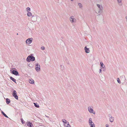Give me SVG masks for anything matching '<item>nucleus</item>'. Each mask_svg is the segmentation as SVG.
Here are the masks:
<instances>
[{
    "label": "nucleus",
    "mask_w": 127,
    "mask_h": 127,
    "mask_svg": "<svg viewBox=\"0 0 127 127\" xmlns=\"http://www.w3.org/2000/svg\"><path fill=\"white\" fill-rule=\"evenodd\" d=\"M35 60L34 57L31 55H29L27 58L26 61L28 62H30L31 61H33Z\"/></svg>",
    "instance_id": "1"
},
{
    "label": "nucleus",
    "mask_w": 127,
    "mask_h": 127,
    "mask_svg": "<svg viewBox=\"0 0 127 127\" xmlns=\"http://www.w3.org/2000/svg\"><path fill=\"white\" fill-rule=\"evenodd\" d=\"M11 73L16 76L19 75V73L17 71V70H14L13 69H11L10 70Z\"/></svg>",
    "instance_id": "2"
},
{
    "label": "nucleus",
    "mask_w": 127,
    "mask_h": 127,
    "mask_svg": "<svg viewBox=\"0 0 127 127\" xmlns=\"http://www.w3.org/2000/svg\"><path fill=\"white\" fill-rule=\"evenodd\" d=\"M12 95L16 99H18V96L17 95V92L15 90H14L13 91L12 93Z\"/></svg>",
    "instance_id": "3"
},
{
    "label": "nucleus",
    "mask_w": 127,
    "mask_h": 127,
    "mask_svg": "<svg viewBox=\"0 0 127 127\" xmlns=\"http://www.w3.org/2000/svg\"><path fill=\"white\" fill-rule=\"evenodd\" d=\"M35 68L36 70L38 72L40 70V66L38 63H37L35 65Z\"/></svg>",
    "instance_id": "4"
},
{
    "label": "nucleus",
    "mask_w": 127,
    "mask_h": 127,
    "mask_svg": "<svg viewBox=\"0 0 127 127\" xmlns=\"http://www.w3.org/2000/svg\"><path fill=\"white\" fill-rule=\"evenodd\" d=\"M32 40L33 38H29L26 40V43L28 44H30L32 42Z\"/></svg>",
    "instance_id": "5"
},
{
    "label": "nucleus",
    "mask_w": 127,
    "mask_h": 127,
    "mask_svg": "<svg viewBox=\"0 0 127 127\" xmlns=\"http://www.w3.org/2000/svg\"><path fill=\"white\" fill-rule=\"evenodd\" d=\"M100 66H101L100 68L101 69H103V71H105V67L104 65L103 64L102 62H100Z\"/></svg>",
    "instance_id": "6"
},
{
    "label": "nucleus",
    "mask_w": 127,
    "mask_h": 127,
    "mask_svg": "<svg viewBox=\"0 0 127 127\" xmlns=\"http://www.w3.org/2000/svg\"><path fill=\"white\" fill-rule=\"evenodd\" d=\"M89 111L91 113H93L95 114V112H94L93 110L91 108V107L89 106L88 108Z\"/></svg>",
    "instance_id": "7"
},
{
    "label": "nucleus",
    "mask_w": 127,
    "mask_h": 127,
    "mask_svg": "<svg viewBox=\"0 0 127 127\" xmlns=\"http://www.w3.org/2000/svg\"><path fill=\"white\" fill-rule=\"evenodd\" d=\"M70 20L71 22L72 23H74L76 21V19L74 18L73 16H72L70 18Z\"/></svg>",
    "instance_id": "8"
},
{
    "label": "nucleus",
    "mask_w": 127,
    "mask_h": 127,
    "mask_svg": "<svg viewBox=\"0 0 127 127\" xmlns=\"http://www.w3.org/2000/svg\"><path fill=\"white\" fill-rule=\"evenodd\" d=\"M27 125L29 127H33V126L32 123L30 122H28L27 124Z\"/></svg>",
    "instance_id": "9"
},
{
    "label": "nucleus",
    "mask_w": 127,
    "mask_h": 127,
    "mask_svg": "<svg viewBox=\"0 0 127 127\" xmlns=\"http://www.w3.org/2000/svg\"><path fill=\"white\" fill-rule=\"evenodd\" d=\"M84 50L85 52L87 53H89L90 52V51L89 48L86 47V46L84 48Z\"/></svg>",
    "instance_id": "10"
},
{
    "label": "nucleus",
    "mask_w": 127,
    "mask_h": 127,
    "mask_svg": "<svg viewBox=\"0 0 127 127\" xmlns=\"http://www.w3.org/2000/svg\"><path fill=\"white\" fill-rule=\"evenodd\" d=\"M65 121V123L67 125L66 127H71L70 125L69 124V123L68 122H67L66 121V120H64ZM66 125H65V127Z\"/></svg>",
    "instance_id": "11"
},
{
    "label": "nucleus",
    "mask_w": 127,
    "mask_h": 127,
    "mask_svg": "<svg viewBox=\"0 0 127 127\" xmlns=\"http://www.w3.org/2000/svg\"><path fill=\"white\" fill-rule=\"evenodd\" d=\"M10 79L12 81L14 82L15 83H16V80L14 78H13L11 76L10 77Z\"/></svg>",
    "instance_id": "12"
},
{
    "label": "nucleus",
    "mask_w": 127,
    "mask_h": 127,
    "mask_svg": "<svg viewBox=\"0 0 127 127\" xmlns=\"http://www.w3.org/2000/svg\"><path fill=\"white\" fill-rule=\"evenodd\" d=\"M114 120V118L112 117V116H111L110 117V118H109V120L111 122H113Z\"/></svg>",
    "instance_id": "13"
},
{
    "label": "nucleus",
    "mask_w": 127,
    "mask_h": 127,
    "mask_svg": "<svg viewBox=\"0 0 127 127\" xmlns=\"http://www.w3.org/2000/svg\"><path fill=\"white\" fill-rule=\"evenodd\" d=\"M90 127H95V126L94 123L93 122L89 124Z\"/></svg>",
    "instance_id": "14"
},
{
    "label": "nucleus",
    "mask_w": 127,
    "mask_h": 127,
    "mask_svg": "<svg viewBox=\"0 0 127 127\" xmlns=\"http://www.w3.org/2000/svg\"><path fill=\"white\" fill-rule=\"evenodd\" d=\"M6 102L7 104H9L10 103V101L9 98H7L6 99Z\"/></svg>",
    "instance_id": "15"
},
{
    "label": "nucleus",
    "mask_w": 127,
    "mask_h": 127,
    "mask_svg": "<svg viewBox=\"0 0 127 127\" xmlns=\"http://www.w3.org/2000/svg\"><path fill=\"white\" fill-rule=\"evenodd\" d=\"M27 15L28 16L30 17L32 16V14L31 12H27Z\"/></svg>",
    "instance_id": "16"
},
{
    "label": "nucleus",
    "mask_w": 127,
    "mask_h": 127,
    "mask_svg": "<svg viewBox=\"0 0 127 127\" xmlns=\"http://www.w3.org/2000/svg\"><path fill=\"white\" fill-rule=\"evenodd\" d=\"M33 104H34V106H35V107L37 108H39V104L37 103H34Z\"/></svg>",
    "instance_id": "17"
},
{
    "label": "nucleus",
    "mask_w": 127,
    "mask_h": 127,
    "mask_svg": "<svg viewBox=\"0 0 127 127\" xmlns=\"http://www.w3.org/2000/svg\"><path fill=\"white\" fill-rule=\"evenodd\" d=\"M1 113L5 117L7 118H9L7 116L3 111H1Z\"/></svg>",
    "instance_id": "18"
},
{
    "label": "nucleus",
    "mask_w": 127,
    "mask_h": 127,
    "mask_svg": "<svg viewBox=\"0 0 127 127\" xmlns=\"http://www.w3.org/2000/svg\"><path fill=\"white\" fill-rule=\"evenodd\" d=\"M97 6L98 7L99 9H102V6L100 5L99 4H96Z\"/></svg>",
    "instance_id": "19"
},
{
    "label": "nucleus",
    "mask_w": 127,
    "mask_h": 127,
    "mask_svg": "<svg viewBox=\"0 0 127 127\" xmlns=\"http://www.w3.org/2000/svg\"><path fill=\"white\" fill-rule=\"evenodd\" d=\"M78 5L79 6V7L81 8H82V4L80 3H78Z\"/></svg>",
    "instance_id": "20"
},
{
    "label": "nucleus",
    "mask_w": 127,
    "mask_h": 127,
    "mask_svg": "<svg viewBox=\"0 0 127 127\" xmlns=\"http://www.w3.org/2000/svg\"><path fill=\"white\" fill-rule=\"evenodd\" d=\"M93 122L92 121V119L91 118H90L89 119V124L93 123Z\"/></svg>",
    "instance_id": "21"
},
{
    "label": "nucleus",
    "mask_w": 127,
    "mask_h": 127,
    "mask_svg": "<svg viewBox=\"0 0 127 127\" xmlns=\"http://www.w3.org/2000/svg\"><path fill=\"white\" fill-rule=\"evenodd\" d=\"M102 12V9H99V11H98V13L101 14Z\"/></svg>",
    "instance_id": "22"
},
{
    "label": "nucleus",
    "mask_w": 127,
    "mask_h": 127,
    "mask_svg": "<svg viewBox=\"0 0 127 127\" xmlns=\"http://www.w3.org/2000/svg\"><path fill=\"white\" fill-rule=\"evenodd\" d=\"M30 8L29 7H28L26 8V11L27 12H29V11H30Z\"/></svg>",
    "instance_id": "23"
},
{
    "label": "nucleus",
    "mask_w": 127,
    "mask_h": 127,
    "mask_svg": "<svg viewBox=\"0 0 127 127\" xmlns=\"http://www.w3.org/2000/svg\"><path fill=\"white\" fill-rule=\"evenodd\" d=\"M29 83L32 84H33L34 83V81L33 80H30L29 81Z\"/></svg>",
    "instance_id": "24"
},
{
    "label": "nucleus",
    "mask_w": 127,
    "mask_h": 127,
    "mask_svg": "<svg viewBox=\"0 0 127 127\" xmlns=\"http://www.w3.org/2000/svg\"><path fill=\"white\" fill-rule=\"evenodd\" d=\"M117 81L119 83H121V82L120 80V79L119 78H117Z\"/></svg>",
    "instance_id": "25"
},
{
    "label": "nucleus",
    "mask_w": 127,
    "mask_h": 127,
    "mask_svg": "<svg viewBox=\"0 0 127 127\" xmlns=\"http://www.w3.org/2000/svg\"><path fill=\"white\" fill-rule=\"evenodd\" d=\"M21 122L22 123V124H23L24 123V120L23 119H21Z\"/></svg>",
    "instance_id": "26"
},
{
    "label": "nucleus",
    "mask_w": 127,
    "mask_h": 127,
    "mask_svg": "<svg viewBox=\"0 0 127 127\" xmlns=\"http://www.w3.org/2000/svg\"><path fill=\"white\" fill-rule=\"evenodd\" d=\"M41 49L42 50H44L45 49V47H44L43 46H42L41 48Z\"/></svg>",
    "instance_id": "27"
},
{
    "label": "nucleus",
    "mask_w": 127,
    "mask_h": 127,
    "mask_svg": "<svg viewBox=\"0 0 127 127\" xmlns=\"http://www.w3.org/2000/svg\"><path fill=\"white\" fill-rule=\"evenodd\" d=\"M62 120V122H63V123H64L65 125L66 124L65 123V121L64 120Z\"/></svg>",
    "instance_id": "28"
},
{
    "label": "nucleus",
    "mask_w": 127,
    "mask_h": 127,
    "mask_svg": "<svg viewBox=\"0 0 127 127\" xmlns=\"http://www.w3.org/2000/svg\"><path fill=\"white\" fill-rule=\"evenodd\" d=\"M117 1L118 2L121 3L122 1L121 0H117Z\"/></svg>",
    "instance_id": "29"
},
{
    "label": "nucleus",
    "mask_w": 127,
    "mask_h": 127,
    "mask_svg": "<svg viewBox=\"0 0 127 127\" xmlns=\"http://www.w3.org/2000/svg\"><path fill=\"white\" fill-rule=\"evenodd\" d=\"M101 71H102V70H101V69H99V73H100L101 72Z\"/></svg>",
    "instance_id": "30"
},
{
    "label": "nucleus",
    "mask_w": 127,
    "mask_h": 127,
    "mask_svg": "<svg viewBox=\"0 0 127 127\" xmlns=\"http://www.w3.org/2000/svg\"><path fill=\"white\" fill-rule=\"evenodd\" d=\"M106 127H109V125H108V124H106Z\"/></svg>",
    "instance_id": "31"
},
{
    "label": "nucleus",
    "mask_w": 127,
    "mask_h": 127,
    "mask_svg": "<svg viewBox=\"0 0 127 127\" xmlns=\"http://www.w3.org/2000/svg\"><path fill=\"white\" fill-rule=\"evenodd\" d=\"M125 18L126 19V21L127 22V16H126L125 17Z\"/></svg>",
    "instance_id": "32"
},
{
    "label": "nucleus",
    "mask_w": 127,
    "mask_h": 127,
    "mask_svg": "<svg viewBox=\"0 0 127 127\" xmlns=\"http://www.w3.org/2000/svg\"><path fill=\"white\" fill-rule=\"evenodd\" d=\"M108 116H109V117L110 118V117L111 116V115L110 114H109Z\"/></svg>",
    "instance_id": "33"
},
{
    "label": "nucleus",
    "mask_w": 127,
    "mask_h": 127,
    "mask_svg": "<svg viewBox=\"0 0 127 127\" xmlns=\"http://www.w3.org/2000/svg\"><path fill=\"white\" fill-rule=\"evenodd\" d=\"M32 16V17H34V16H33V15H32V16Z\"/></svg>",
    "instance_id": "34"
},
{
    "label": "nucleus",
    "mask_w": 127,
    "mask_h": 127,
    "mask_svg": "<svg viewBox=\"0 0 127 127\" xmlns=\"http://www.w3.org/2000/svg\"><path fill=\"white\" fill-rule=\"evenodd\" d=\"M71 1H73V0H70Z\"/></svg>",
    "instance_id": "35"
},
{
    "label": "nucleus",
    "mask_w": 127,
    "mask_h": 127,
    "mask_svg": "<svg viewBox=\"0 0 127 127\" xmlns=\"http://www.w3.org/2000/svg\"><path fill=\"white\" fill-rule=\"evenodd\" d=\"M46 117H48L47 116H46Z\"/></svg>",
    "instance_id": "36"
}]
</instances>
